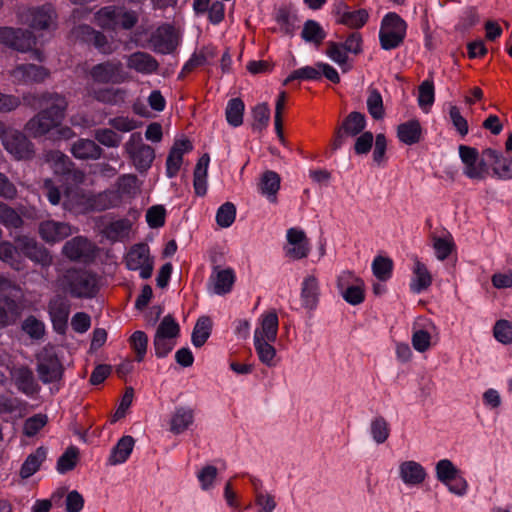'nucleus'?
<instances>
[{"mask_svg":"<svg viewBox=\"0 0 512 512\" xmlns=\"http://www.w3.org/2000/svg\"><path fill=\"white\" fill-rule=\"evenodd\" d=\"M0 223L7 229H18L23 219L14 208L0 201Z\"/></svg>","mask_w":512,"mask_h":512,"instance_id":"nucleus-52","label":"nucleus"},{"mask_svg":"<svg viewBox=\"0 0 512 512\" xmlns=\"http://www.w3.org/2000/svg\"><path fill=\"white\" fill-rule=\"evenodd\" d=\"M76 34L81 35L85 41L92 42L93 45L103 54H111L113 48L106 36L101 32L95 31L90 26L82 25L76 29Z\"/></svg>","mask_w":512,"mask_h":512,"instance_id":"nucleus-37","label":"nucleus"},{"mask_svg":"<svg viewBox=\"0 0 512 512\" xmlns=\"http://www.w3.org/2000/svg\"><path fill=\"white\" fill-rule=\"evenodd\" d=\"M23 100L30 107L36 105L45 107L25 125V130L35 138L46 135L58 127L65 117L68 106L64 96L52 92H45L41 95L27 93L23 95Z\"/></svg>","mask_w":512,"mask_h":512,"instance_id":"nucleus-1","label":"nucleus"},{"mask_svg":"<svg viewBox=\"0 0 512 512\" xmlns=\"http://www.w3.org/2000/svg\"><path fill=\"white\" fill-rule=\"evenodd\" d=\"M46 459V451L44 448L39 447L36 451L30 454L22 464L20 475L22 478H29L35 474L40 468L41 464Z\"/></svg>","mask_w":512,"mask_h":512,"instance_id":"nucleus-46","label":"nucleus"},{"mask_svg":"<svg viewBox=\"0 0 512 512\" xmlns=\"http://www.w3.org/2000/svg\"><path fill=\"white\" fill-rule=\"evenodd\" d=\"M117 191L120 199L122 197L134 198L140 192V184L136 175L124 174L117 180Z\"/></svg>","mask_w":512,"mask_h":512,"instance_id":"nucleus-43","label":"nucleus"},{"mask_svg":"<svg viewBox=\"0 0 512 512\" xmlns=\"http://www.w3.org/2000/svg\"><path fill=\"white\" fill-rule=\"evenodd\" d=\"M58 283L75 298H91L98 291L97 276L86 270L69 269L58 279Z\"/></svg>","mask_w":512,"mask_h":512,"instance_id":"nucleus-2","label":"nucleus"},{"mask_svg":"<svg viewBox=\"0 0 512 512\" xmlns=\"http://www.w3.org/2000/svg\"><path fill=\"white\" fill-rule=\"evenodd\" d=\"M435 472L437 480L444 485L455 478L456 474H459L458 468L449 459L439 460L436 463Z\"/></svg>","mask_w":512,"mask_h":512,"instance_id":"nucleus-55","label":"nucleus"},{"mask_svg":"<svg viewBox=\"0 0 512 512\" xmlns=\"http://www.w3.org/2000/svg\"><path fill=\"white\" fill-rule=\"evenodd\" d=\"M13 83L15 84H29L41 83L45 81L50 72L43 66L35 64H20L9 72Z\"/></svg>","mask_w":512,"mask_h":512,"instance_id":"nucleus-16","label":"nucleus"},{"mask_svg":"<svg viewBox=\"0 0 512 512\" xmlns=\"http://www.w3.org/2000/svg\"><path fill=\"white\" fill-rule=\"evenodd\" d=\"M45 161L50 164L56 174H66L72 165L69 157L58 150L47 152Z\"/></svg>","mask_w":512,"mask_h":512,"instance_id":"nucleus-48","label":"nucleus"},{"mask_svg":"<svg viewBox=\"0 0 512 512\" xmlns=\"http://www.w3.org/2000/svg\"><path fill=\"white\" fill-rule=\"evenodd\" d=\"M236 218V207L231 202L222 204L216 213V222L222 228L230 227Z\"/></svg>","mask_w":512,"mask_h":512,"instance_id":"nucleus-60","label":"nucleus"},{"mask_svg":"<svg viewBox=\"0 0 512 512\" xmlns=\"http://www.w3.org/2000/svg\"><path fill=\"white\" fill-rule=\"evenodd\" d=\"M91 193L80 187L67 188L63 195V207L76 213L88 212Z\"/></svg>","mask_w":512,"mask_h":512,"instance_id":"nucleus-26","label":"nucleus"},{"mask_svg":"<svg viewBox=\"0 0 512 512\" xmlns=\"http://www.w3.org/2000/svg\"><path fill=\"white\" fill-rule=\"evenodd\" d=\"M192 148L191 142L187 139L178 140L174 143L166 159V175L168 178H173L178 174L183 163L184 154L190 152Z\"/></svg>","mask_w":512,"mask_h":512,"instance_id":"nucleus-24","label":"nucleus"},{"mask_svg":"<svg viewBox=\"0 0 512 512\" xmlns=\"http://www.w3.org/2000/svg\"><path fill=\"white\" fill-rule=\"evenodd\" d=\"M325 54L340 67L343 68L347 65L348 53L341 43L327 42Z\"/></svg>","mask_w":512,"mask_h":512,"instance_id":"nucleus-61","label":"nucleus"},{"mask_svg":"<svg viewBox=\"0 0 512 512\" xmlns=\"http://www.w3.org/2000/svg\"><path fill=\"white\" fill-rule=\"evenodd\" d=\"M72 155L80 160H97L103 154V149L90 139H78L71 147Z\"/></svg>","mask_w":512,"mask_h":512,"instance_id":"nucleus-32","label":"nucleus"},{"mask_svg":"<svg viewBox=\"0 0 512 512\" xmlns=\"http://www.w3.org/2000/svg\"><path fill=\"white\" fill-rule=\"evenodd\" d=\"M337 287L343 299L350 305H359L365 299V285L363 280L350 271H343L337 279Z\"/></svg>","mask_w":512,"mask_h":512,"instance_id":"nucleus-12","label":"nucleus"},{"mask_svg":"<svg viewBox=\"0 0 512 512\" xmlns=\"http://www.w3.org/2000/svg\"><path fill=\"white\" fill-rule=\"evenodd\" d=\"M393 262L387 257L377 256L372 262V271L381 281L388 280L392 275Z\"/></svg>","mask_w":512,"mask_h":512,"instance_id":"nucleus-59","label":"nucleus"},{"mask_svg":"<svg viewBox=\"0 0 512 512\" xmlns=\"http://www.w3.org/2000/svg\"><path fill=\"white\" fill-rule=\"evenodd\" d=\"M39 233L46 242L55 243L70 236L73 230L67 223L48 220L40 224Z\"/></svg>","mask_w":512,"mask_h":512,"instance_id":"nucleus-27","label":"nucleus"},{"mask_svg":"<svg viewBox=\"0 0 512 512\" xmlns=\"http://www.w3.org/2000/svg\"><path fill=\"white\" fill-rule=\"evenodd\" d=\"M483 155L492 161V170L495 176L500 179H512V157H505L498 151L487 148Z\"/></svg>","mask_w":512,"mask_h":512,"instance_id":"nucleus-29","label":"nucleus"},{"mask_svg":"<svg viewBox=\"0 0 512 512\" xmlns=\"http://www.w3.org/2000/svg\"><path fill=\"white\" fill-rule=\"evenodd\" d=\"M459 157L463 164V174L471 180H484L489 174L488 165L481 159L476 148L460 145Z\"/></svg>","mask_w":512,"mask_h":512,"instance_id":"nucleus-9","label":"nucleus"},{"mask_svg":"<svg viewBox=\"0 0 512 512\" xmlns=\"http://www.w3.org/2000/svg\"><path fill=\"white\" fill-rule=\"evenodd\" d=\"M22 330L34 340H40L45 334V324L33 315L28 316L21 325Z\"/></svg>","mask_w":512,"mask_h":512,"instance_id":"nucleus-56","label":"nucleus"},{"mask_svg":"<svg viewBox=\"0 0 512 512\" xmlns=\"http://www.w3.org/2000/svg\"><path fill=\"white\" fill-rule=\"evenodd\" d=\"M13 378L18 390L22 393L31 396L38 392L39 387L30 368L24 366L19 367L13 373Z\"/></svg>","mask_w":512,"mask_h":512,"instance_id":"nucleus-38","label":"nucleus"},{"mask_svg":"<svg viewBox=\"0 0 512 512\" xmlns=\"http://www.w3.org/2000/svg\"><path fill=\"white\" fill-rule=\"evenodd\" d=\"M36 370L44 384L57 382L62 378L63 366L52 347H45L38 353Z\"/></svg>","mask_w":512,"mask_h":512,"instance_id":"nucleus-7","label":"nucleus"},{"mask_svg":"<svg viewBox=\"0 0 512 512\" xmlns=\"http://www.w3.org/2000/svg\"><path fill=\"white\" fill-rule=\"evenodd\" d=\"M120 204V196L112 190L91 194L88 211H104Z\"/></svg>","mask_w":512,"mask_h":512,"instance_id":"nucleus-39","label":"nucleus"},{"mask_svg":"<svg viewBox=\"0 0 512 512\" xmlns=\"http://www.w3.org/2000/svg\"><path fill=\"white\" fill-rule=\"evenodd\" d=\"M301 37L304 41L320 45L326 38V32L322 26L315 20H307L304 23Z\"/></svg>","mask_w":512,"mask_h":512,"instance_id":"nucleus-47","label":"nucleus"},{"mask_svg":"<svg viewBox=\"0 0 512 512\" xmlns=\"http://www.w3.org/2000/svg\"><path fill=\"white\" fill-rule=\"evenodd\" d=\"M320 299V284L317 276L309 274L303 278L301 283L300 300L301 305L308 311L317 308Z\"/></svg>","mask_w":512,"mask_h":512,"instance_id":"nucleus-23","label":"nucleus"},{"mask_svg":"<svg viewBox=\"0 0 512 512\" xmlns=\"http://www.w3.org/2000/svg\"><path fill=\"white\" fill-rule=\"evenodd\" d=\"M48 313L55 331L63 333L70 313L69 303L62 297H55L48 304Z\"/></svg>","mask_w":512,"mask_h":512,"instance_id":"nucleus-25","label":"nucleus"},{"mask_svg":"<svg viewBox=\"0 0 512 512\" xmlns=\"http://www.w3.org/2000/svg\"><path fill=\"white\" fill-rule=\"evenodd\" d=\"M127 269L138 271L142 279L151 277L154 260L150 255V249L147 244L138 243L133 245L124 257Z\"/></svg>","mask_w":512,"mask_h":512,"instance_id":"nucleus-6","label":"nucleus"},{"mask_svg":"<svg viewBox=\"0 0 512 512\" xmlns=\"http://www.w3.org/2000/svg\"><path fill=\"white\" fill-rule=\"evenodd\" d=\"M245 105L240 98H232L228 101L226 107V120L233 126L238 127L243 123Z\"/></svg>","mask_w":512,"mask_h":512,"instance_id":"nucleus-49","label":"nucleus"},{"mask_svg":"<svg viewBox=\"0 0 512 512\" xmlns=\"http://www.w3.org/2000/svg\"><path fill=\"white\" fill-rule=\"evenodd\" d=\"M56 19V12L51 5L28 8L20 13V21L34 30H54Z\"/></svg>","mask_w":512,"mask_h":512,"instance_id":"nucleus-8","label":"nucleus"},{"mask_svg":"<svg viewBox=\"0 0 512 512\" xmlns=\"http://www.w3.org/2000/svg\"><path fill=\"white\" fill-rule=\"evenodd\" d=\"M89 95L103 104L118 105L125 101L127 91L123 88L105 87L91 89Z\"/></svg>","mask_w":512,"mask_h":512,"instance_id":"nucleus-34","label":"nucleus"},{"mask_svg":"<svg viewBox=\"0 0 512 512\" xmlns=\"http://www.w3.org/2000/svg\"><path fill=\"white\" fill-rule=\"evenodd\" d=\"M279 320L275 311H269L260 315L253 334L254 341H276Z\"/></svg>","mask_w":512,"mask_h":512,"instance_id":"nucleus-19","label":"nucleus"},{"mask_svg":"<svg viewBox=\"0 0 512 512\" xmlns=\"http://www.w3.org/2000/svg\"><path fill=\"white\" fill-rule=\"evenodd\" d=\"M124 150L139 172L147 171L155 159L154 149L143 142L142 136L138 132L130 135L124 144Z\"/></svg>","mask_w":512,"mask_h":512,"instance_id":"nucleus-5","label":"nucleus"},{"mask_svg":"<svg viewBox=\"0 0 512 512\" xmlns=\"http://www.w3.org/2000/svg\"><path fill=\"white\" fill-rule=\"evenodd\" d=\"M259 188L262 195L266 196L270 202L275 203L277 192L280 189V176L274 171L264 172Z\"/></svg>","mask_w":512,"mask_h":512,"instance_id":"nucleus-41","label":"nucleus"},{"mask_svg":"<svg viewBox=\"0 0 512 512\" xmlns=\"http://www.w3.org/2000/svg\"><path fill=\"white\" fill-rule=\"evenodd\" d=\"M366 104L367 110L373 119L380 120L384 118L385 110L383 99L377 89L369 88Z\"/></svg>","mask_w":512,"mask_h":512,"instance_id":"nucleus-50","label":"nucleus"},{"mask_svg":"<svg viewBox=\"0 0 512 512\" xmlns=\"http://www.w3.org/2000/svg\"><path fill=\"white\" fill-rule=\"evenodd\" d=\"M95 140L108 148H117L122 142V136L111 128H99L94 132Z\"/></svg>","mask_w":512,"mask_h":512,"instance_id":"nucleus-53","label":"nucleus"},{"mask_svg":"<svg viewBox=\"0 0 512 512\" xmlns=\"http://www.w3.org/2000/svg\"><path fill=\"white\" fill-rule=\"evenodd\" d=\"M120 8L107 6L95 14V23L105 29H115L119 24Z\"/></svg>","mask_w":512,"mask_h":512,"instance_id":"nucleus-44","label":"nucleus"},{"mask_svg":"<svg viewBox=\"0 0 512 512\" xmlns=\"http://www.w3.org/2000/svg\"><path fill=\"white\" fill-rule=\"evenodd\" d=\"M407 33V23L394 12L387 13L381 21L379 30L380 46L384 50L400 47Z\"/></svg>","mask_w":512,"mask_h":512,"instance_id":"nucleus-3","label":"nucleus"},{"mask_svg":"<svg viewBox=\"0 0 512 512\" xmlns=\"http://www.w3.org/2000/svg\"><path fill=\"white\" fill-rule=\"evenodd\" d=\"M78 458V449L75 447H69L57 461V471L64 474L72 470Z\"/></svg>","mask_w":512,"mask_h":512,"instance_id":"nucleus-63","label":"nucleus"},{"mask_svg":"<svg viewBox=\"0 0 512 512\" xmlns=\"http://www.w3.org/2000/svg\"><path fill=\"white\" fill-rule=\"evenodd\" d=\"M0 43L19 52L32 51V57L35 60L40 62L44 60V54L40 50H33L36 44V37L29 30L0 27Z\"/></svg>","mask_w":512,"mask_h":512,"instance_id":"nucleus-4","label":"nucleus"},{"mask_svg":"<svg viewBox=\"0 0 512 512\" xmlns=\"http://www.w3.org/2000/svg\"><path fill=\"white\" fill-rule=\"evenodd\" d=\"M370 435L373 441L380 445L387 441L390 436V425L383 416L374 417L369 426Z\"/></svg>","mask_w":512,"mask_h":512,"instance_id":"nucleus-45","label":"nucleus"},{"mask_svg":"<svg viewBox=\"0 0 512 512\" xmlns=\"http://www.w3.org/2000/svg\"><path fill=\"white\" fill-rule=\"evenodd\" d=\"M134 445L135 440L132 436H122L112 448L108 457V463L113 466L125 463L130 457Z\"/></svg>","mask_w":512,"mask_h":512,"instance_id":"nucleus-33","label":"nucleus"},{"mask_svg":"<svg viewBox=\"0 0 512 512\" xmlns=\"http://www.w3.org/2000/svg\"><path fill=\"white\" fill-rule=\"evenodd\" d=\"M424 129L418 119H411L397 126V138L405 145L411 146L422 141Z\"/></svg>","mask_w":512,"mask_h":512,"instance_id":"nucleus-28","label":"nucleus"},{"mask_svg":"<svg viewBox=\"0 0 512 512\" xmlns=\"http://www.w3.org/2000/svg\"><path fill=\"white\" fill-rule=\"evenodd\" d=\"M235 280L236 275L232 268L214 267L209 277V288L216 295H226L232 291Z\"/></svg>","mask_w":512,"mask_h":512,"instance_id":"nucleus-22","label":"nucleus"},{"mask_svg":"<svg viewBox=\"0 0 512 512\" xmlns=\"http://www.w3.org/2000/svg\"><path fill=\"white\" fill-rule=\"evenodd\" d=\"M336 22L352 29L362 28L369 19L366 9L352 10L344 1L334 5Z\"/></svg>","mask_w":512,"mask_h":512,"instance_id":"nucleus-13","label":"nucleus"},{"mask_svg":"<svg viewBox=\"0 0 512 512\" xmlns=\"http://www.w3.org/2000/svg\"><path fill=\"white\" fill-rule=\"evenodd\" d=\"M91 79L99 84H121L128 79L123 64L119 60H108L91 67Z\"/></svg>","mask_w":512,"mask_h":512,"instance_id":"nucleus-10","label":"nucleus"},{"mask_svg":"<svg viewBox=\"0 0 512 512\" xmlns=\"http://www.w3.org/2000/svg\"><path fill=\"white\" fill-rule=\"evenodd\" d=\"M155 334L175 340L179 334V325L173 317L167 315L160 322Z\"/></svg>","mask_w":512,"mask_h":512,"instance_id":"nucleus-64","label":"nucleus"},{"mask_svg":"<svg viewBox=\"0 0 512 512\" xmlns=\"http://www.w3.org/2000/svg\"><path fill=\"white\" fill-rule=\"evenodd\" d=\"M320 78V69L317 67L316 63L315 66H304L291 72L284 80V85H287L294 80H318Z\"/></svg>","mask_w":512,"mask_h":512,"instance_id":"nucleus-58","label":"nucleus"},{"mask_svg":"<svg viewBox=\"0 0 512 512\" xmlns=\"http://www.w3.org/2000/svg\"><path fill=\"white\" fill-rule=\"evenodd\" d=\"M16 243L22 254L31 261L42 266H49L52 263V257L48 250L39 245L35 239L28 236H20L16 239Z\"/></svg>","mask_w":512,"mask_h":512,"instance_id":"nucleus-18","label":"nucleus"},{"mask_svg":"<svg viewBox=\"0 0 512 512\" xmlns=\"http://www.w3.org/2000/svg\"><path fill=\"white\" fill-rule=\"evenodd\" d=\"M130 230V223L127 219H120L110 223L105 228V234L108 239L117 241L125 237Z\"/></svg>","mask_w":512,"mask_h":512,"instance_id":"nucleus-62","label":"nucleus"},{"mask_svg":"<svg viewBox=\"0 0 512 512\" xmlns=\"http://www.w3.org/2000/svg\"><path fill=\"white\" fill-rule=\"evenodd\" d=\"M398 475L406 486L416 487L425 482L427 471L419 462L415 460H405L398 466Z\"/></svg>","mask_w":512,"mask_h":512,"instance_id":"nucleus-21","label":"nucleus"},{"mask_svg":"<svg viewBox=\"0 0 512 512\" xmlns=\"http://www.w3.org/2000/svg\"><path fill=\"white\" fill-rule=\"evenodd\" d=\"M1 140L5 150L15 159H30L34 154L33 144L18 130L7 129L5 127V132Z\"/></svg>","mask_w":512,"mask_h":512,"instance_id":"nucleus-11","label":"nucleus"},{"mask_svg":"<svg viewBox=\"0 0 512 512\" xmlns=\"http://www.w3.org/2000/svg\"><path fill=\"white\" fill-rule=\"evenodd\" d=\"M129 344L131 349L136 354V360L141 362L144 360L147 346H148V336L143 331H135L129 338Z\"/></svg>","mask_w":512,"mask_h":512,"instance_id":"nucleus-57","label":"nucleus"},{"mask_svg":"<svg viewBox=\"0 0 512 512\" xmlns=\"http://www.w3.org/2000/svg\"><path fill=\"white\" fill-rule=\"evenodd\" d=\"M18 246H13L8 241L0 242V260L15 270L21 269V261L17 252Z\"/></svg>","mask_w":512,"mask_h":512,"instance_id":"nucleus-54","label":"nucleus"},{"mask_svg":"<svg viewBox=\"0 0 512 512\" xmlns=\"http://www.w3.org/2000/svg\"><path fill=\"white\" fill-rule=\"evenodd\" d=\"M149 43L156 53L170 54L176 49L178 39L174 28L169 24H164L151 34Z\"/></svg>","mask_w":512,"mask_h":512,"instance_id":"nucleus-15","label":"nucleus"},{"mask_svg":"<svg viewBox=\"0 0 512 512\" xmlns=\"http://www.w3.org/2000/svg\"><path fill=\"white\" fill-rule=\"evenodd\" d=\"M194 422V410L189 407H177L170 419V431L173 434H181Z\"/></svg>","mask_w":512,"mask_h":512,"instance_id":"nucleus-35","label":"nucleus"},{"mask_svg":"<svg viewBox=\"0 0 512 512\" xmlns=\"http://www.w3.org/2000/svg\"><path fill=\"white\" fill-rule=\"evenodd\" d=\"M63 254L73 261H88L94 256V245L83 236H76L67 241Z\"/></svg>","mask_w":512,"mask_h":512,"instance_id":"nucleus-20","label":"nucleus"},{"mask_svg":"<svg viewBox=\"0 0 512 512\" xmlns=\"http://www.w3.org/2000/svg\"><path fill=\"white\" fill-rule=\"evenodd\" d=\"M216 56V49L213 46H206L192 54L184 64L181 75L192 72L195 68L203 66Z\"/></svg>","mask_w":512,"mask_h":512,"instance_id":"nucleus-42","label":"nucleus"},{"mask_svg":"<svg viewBox=\"0 0 512 512\" xmlns=\"http://www.w3.org/2000/svg\"><path fill=\"white\" fill-rule=\"evenodd\" d=\"M285 255L293 260L306 258L310 252V242L302 229L289 228L286 233Z\"/></svg>","mask_w":512,"mask_h":512,"instance_id":"nucleus-14","label":"nucleus"},{"mask_svg":"<svg viewBox=\"0 0 512 512\" xmlns=\"http://www.w3.org/2000/svg\"><path fill=\"white\" fill-rule=\"evenodd\" d=\"M127 67L141 74H152L158 70V61L149 53L137 51L127 57Z\"/></svg>","mask_w":512,"mask_h":512,"instance_id":"nucleus-30","label":"nucleus"},{"mask_svg":"<svg viewBox=\"0 0 512 512\" xmlns=\"http://www.w3.org/2000/svg\"><path fill=\"white\" fill-rule=\"evenodd\" d=\"M211 320L208 317H200L192 332V343L195 347H201L210 336Z\"/></svg>","mask_w":512,"mask_h":512,"instance_id":"nucleus-51","label":"nucleus"},{"mask_svg":"<svg viewBox=\"0 0 512 512\" xmlns=\"http://www.w3.org/2000/svg\"><path fill=\"white\" fill-rule=\"evenodd\" d=\"M413 277L410 282V290L413 293L419 294L428 289L432 284V275L424 263L418 257H413Z\"/></svg>","mask_w":512,"mask_h":512,"instance_id":"nucleus-31","label":"nucleus"},{"mask_svg":"<svg viewBox=\"0 0 512 512\" xmlns=\"http://www.w3.org/2000/svg\"><path fill=\"white\" fill-rule=\"evenodd\" d=\"M366 126L365 116L360 112H351L343 121L341 127L336 131L332 148L339 149L343 142L344 136H356L361 133Z\"/></svg>","mask_w":512,"mask_h":512,"instance_id":"nucleus-17","label":"nucleus"},{"mask_svg":"<svg viewBox=\"0 0 512 512\" xmlns=\"http://www.w3.org/2000/svg\"><path fill=\"white\" fill-rule=\"evenodd\" d=\"M275 341H254V349L258 360L268 368H274L278 366L280 357L278 356L277 350L274 347Z\"/></svg>","mask_w":512,"mask_h":512,"instance_id":"nucleus-36","label":"nucleus"},{"mask_svg":"<svg viewBox=\"0 0 512 512\" xmlns=\"http://www.w3.org/2000/svg\"><path fill=\"white\" fill-rule=\"evenodd\" d=\"M210 162L208 154L202 155L194 169V189L197 195L203 196L207 191V172Z\"/></svg>","mask_w":512,"mask_h":512,"instance_id":"nucleus-40","label":"nucleus"}]
</instances>
